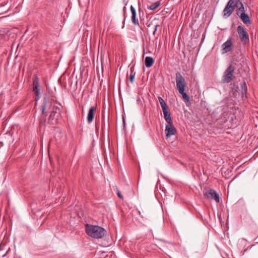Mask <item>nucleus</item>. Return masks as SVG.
<instances>
[{
	"label": "nucleus",
	"instance_id": "nucleus-1",
	"mask_svg": "<svg viewBox=\"0 0 258 258\" xmlns=\"http://www.w3.org/2000/svg\"><path fill=\"white\" fill-rule=\"evenodd\" d=\"M175 80L176 83V88L178 92L182 95V99L187 102L190 101L189 96L184 92L186 87V82L184 78L181 74L177 72L175 74Z\"/></svg>",
	"mask_w": 258,
	"mask_h": 258
},
{
	"label": "nucleus",
	"instance_id": "nucleus-2",
	"mask_svg": "<svg viewBox=\"0 0 258 258\" xmlns=\"http://www.w3.org/2000/svg\"><path fill=\"white\" fill-rule=\"evenodd\" d=\"M85 227L87 234L94 238H101L106 233V230L104 228L99 226H94L87 224Z\"/></svg>",
	"mask_w": 258,
	"mask_h": 258
},
{
	"label": "nucleus",
	"instance_id": "nucleus-3",
	"mask_svg": "<svg viewBox=\"0 0 258 258\" xmlns=\"http://www.w3.org/2000/svg\"><path fill=\"white\" fill-rule=\"evenodd\" d=\"M43 100V103L41 107V113L42 114L47 115V114H46L45 110L46 107H49V109L51 111L49 117H51L56 113V110H59V108L58 107H55L54 106H52L51 102L50 101L49 98L47 97H44Z\"/></svg>",
	"mask_w": 258,
	"mask_h": 258
},
{
	"label": "nucleus",
	"instance_id": "nucleus-4",
	"mask_svg": "<svg viewBox=\"0 0 258 258\" xmlns=\"http://www.w3.org/2000/svg\"><path fill=\"white\" fill-rule=\"evenodd\" d=\"M235 71V68L231 64L226 69L223 73L222 77V82L224 83H228L234 78L233 73Z\"/></svg>",
	"mask_w": 258,
	"mask_h": 258
},
{
	"label": "nucleus",
	"instance_id": "nucleus-5",
	"mask_svg": "<svg viewBox=\"0 0 258 258\" xmlns=\"http://www.w3.org/2000/svg\"><path fill=\"white\" fill-rule=\"evenodd\" d=\"M237 32L239 39L243 45H246L249 43V38L247 32L242 26L237 27Z\"/></svg>",
	"mask_w": 258,
	"mask_h": 258
},
{
	"label": "nucleus",
	"instance_id": "nucleus-6",
	"mask_svg": "<svg viewBox=\"0 0 258 258\" xmlns=\"http://www.w3.org/2000/svg\"><path fill=\"white\" fill-rule=\"evenodd\" d=\"M239 2L237 1L236 4H234L233 0H229L223 10V16L225 17H229L234 11L235 7L237 6V4Z\"/></svg>",
	"mask_w": 258,
	"mask_h": 258
},
{
	"label": "nucleus",
	"instance_id": "nucleus-7",
	"mask_svg": "<svg viewBox=\"0 0 258 258\" xmlns=\"http://www.w3.org/2000/svg\"><path fill=\"white\" fill-rule=\"evenodd\" d=\"M204 195L208 199H214L217 203H219L220 201L218 194L214 189H211L204 192Z\"/></svg>",
	"mask_w": 258,
	"mask_h": 258
},
{
	"label": "nucleus",
	"instance_id": "nucleus-8",
	"mask_svg": "<svg viewBox=\"0 0 258 258\" xmlns=\"http://www.w3.org/2000/svg\"><path fill=\"white\" fill-rule=\"evenodd\" d=\"M233 43L231 39H228L222 45V53L225 54L230 52L232 49Z\"/></svg>",
	"mask_w": 258,
	"mask_h": 258
},
{
	"label": "nucleus",
	"instance_id": "nucleus-9",
	"mask_svg": "<svg viewBox=\"0 0 258 258\" xmlns=\"http://www.w3.org/2000/svg\"><path fill=\"white\" fill-rule=\"evenodd\" d=\"M176 131V128L173 126L172 122L169 123L167 124H166L165 132L166 133V136L167 138H169L171 136L175 135Z\"/></svg>",
	"mask_w": 258,
	"mask_h": 258
},
{
	"label": "nucleus",
	"instance_id": "nucleus-10",
	"mask_svg": "<svg viewBox=\"0 0 258 258\" xmlns=\"http://www.w3.org/2000/svg\"><path fill=\"white\" fill-rule=\"evenodd\" d=\"M96 109V107L95 106H92L89 108L87 117L88 123H90L93 121Z\"/></svg>",
	"mask_w": 258,
	"mask_h": 258
},
{
	"label": "nucleus",
	"instance_id": "nucleus-11",
	"mask_svg": "<svg viewBox=\"0 0 258 258\" xmlns=\"http://www.w3.org/2000/svg\"><path fill=\"white\" fill-rule=\"evenodd\" d=\"M130 10L132 13V21L133 23L135 25H139L138 21L136 20V11L135 8L133 6H131Z\"/></svg>",
	"mask_w": 258,
	"mask_h": 258
},
{
	"label": "nucleus",
	"instance_id": "nucleus-12",
	"mask_svg": "<svg viewBox=\"0 0 258 258\" xmlns=\"http://www.w3.org/2000/svg\"><path fill=\"white\" fill-rule=\"evenodd\" d=\"M240 18L242 22L247 26L249 25L250 23L249 18L247 14L242 13L240 15Z\"/></svg>",
	"mask_w": 258,
	"mask_h": 258
},
{
	"label": "nucleus",
	"instance_id": "nucleus-13",
	"mask_svg": "<svg viewBox=\"0 0 258 258\" xmlns=\"http://www.w3.org/2000/svg\"><path fill=\"white\" fill-rule=\"evenodd\" d=\"M162 111L163 112L164 119L167 121V122L168 123H172V121L170 116V113L168 112V109L163 110Z\"/></svg>",
	"mask_w": 258,
	"mask_h": 258
},
{
	"label": "nucleus",
	"instance_id": "nucleus-14",
	"mask_svg": "<svg viewBox=\"0 0 258 258\" xmlns=\"http://www.w3.org/2000/svg\"><path fill=\"white\" fill-rule=\"evenodd\" d=\"M154 59L150 56H147L145 58V64L146 67L150 68L151 67L153 64L154 63Z\"/></svg>",
	"mask_w": 258,
	"mask_h": 258
},
{
	"label": "nucleus",
	"instance_id": "nucleus-15",
	"mask_svg": "<svg viewBox=\"0 0 258 258\" xmlns=\"http://www.w3.org/2000/svg\"><path fill=\"white\" fill-rule=\"evenodd\" d=\"M147 26L148 28H151L153 29V33L155 35L157 30V27L158 26V25L156 24H153L152 22L148 21L147 23Z\"/></svg>",
	"mask_w": 258,
	"mask_h": 258
},
{
	"label": "nucleus",
	"instance_id": "nucleus-16",
	"mask_svg": "<svg viewBox=\"0 0 258 258\" xmlns=\"http://www.w3.org/2000/svg\"><path fill=\"white\" fill-rule=\"evenodd\" d=\"M158 100H159V103L160 104V105L162 107V110L168 109V106H167L166 102H165L164 99L161 97L159 96Z\"/></svg>",
	"mask_w": 258,
	"mask_h": 258
},
{
	"label": "nucleus",
	"instance_id": "nucleus-17",
	"mask_svg": "<svg viewBox=\"0 0 258 258\" xmlns=\"http://www.w3.org/2000/svg\"><path fill=\"white\" fill-rule=\"evenodd\" d=\"M33 87H39V79L37 75H34L33 77Z\"/></svg>",
	"mask_w": 258,
	"mask_h": 258
},
{
	"label": "nucleus",
	"instance_id": "nucleus-18",
	"mask_svg": "<svg viewBox=\"0 0 258 258\" xmlns=\"http://www.w3.org/2000/svg\"><path fill=\"white\" fill-rule=\"evenodd\" d=\"M160 4L159 2H157L155 3L151 4L149 6H148V8L151 10H154L158 7Z\"/></svg>",
	"mask_w": 258,
	"mask_h": 258
},
{
	"label": "nucleus",
	"instance_id": "nucleus-19",
	"mask_svg": "<svg viewBox=\"0 0 258 258\" xmlns=\"http://www.w3.org/2000/svg\"><path fill=\"white\" fill-rule=\"evenodd\" d=\"M136 73L133 71H132L130 75V80L131 83H133L134 82V79Z\"/></svg>",
	"mask_w": 258,
	"mask_h": 258
},
{
	"label": "nucleus",
	"instance_id": "nucleus-20",
	"mask_svg": "<svg viewBox=\"0 0 258 258\" xmlns=\"http://www.w3.org/2000/svg\"><path fill=\"white\" fill-rule=\"evenodd\" d=\"M39 87H33V92H34V93L36 94V95L37 96H38V95L39 94Z\"/></svg>",
	"mask_w": 258,
	"mask_h": 258
},
{
	"label": "nucleus",
	"instance_id": "nucleus-21",
	"mask_svg": "<svg viewBox=\"0 0 258 258\" xmlns=\"http://www.w3.org/2000/svg\"><path fill=\"white\" fill-rule=\"evenodd\" d=\"M117 196H118V197L119 198H120V199H121L123 198V197H122V196L121 195L120 192L119 191H118H118H117Z\"/></svg>",
	"mask_w": 258,
	"mask_h": 258
},
{
	"label": "nucleus",
	"instance_id": "nucleus-22",
	"mask_svg": "<svg viewBox=\"0 0 258 258\" xmlns=\"http://www.w3.org/2000/svg\"><path fill=\"white\" fill-rule=\"evenodd\" d=\"M96 128L97 130H98L99 125H98L97 124H96Z\"/></svg>",
	"mask_w": 258,
	"mask_h": 258
},
{
	"label": "nucleus",
	"instance_id": "nucleus-23",
	"mask_svg": "<svg viewBox=\"0 0 258 258\" xmlns=\"http://www.w3.org/2000/svg\"><path fill=\"white\" fill-rule=\"evenodd\" d=\"M241 7L242 8V9H244L243 6L242 4H241Z\"/></svg>",
	"mask_w": 258,
	"mask_h": 258
}]
</instances>
